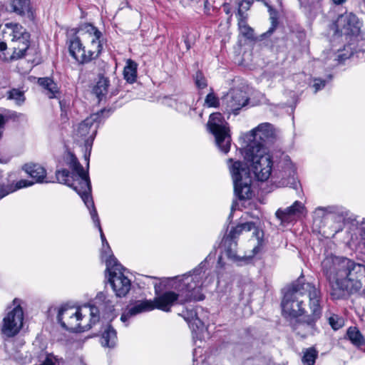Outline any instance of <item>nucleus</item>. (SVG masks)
Returning a JSON list of instances; mask_svg holds the SVG:
<instances>
[{
    "mask_svg": "<svg viewBox=\"0 0 365 365\" xmlns=\"http://www.w3.org/2000/svg\"><path fill=\"white\" fill-rule=\"evenodd\" d=\"M222 247H224L226 255L228 258L237 261L240 259L237 255V243L236 240L225 237L222 240Z\"/></svg>",
    "mask_w": 365,
    "mask_h": 365,
    "instance_id": "25",
    "label": "nucleus"
},
{
    "mask_svg": "<svg viewBox=\"0 0 365 365\" xmlns=\"http://www.w3.org/2000/svg\"><path fill=\"white\" fill-rule=\"evenodd\" d=\"M67 165L69 168L73 170V173L78 174H83L85 172L83 167L78 160V158L76 155L71 153H68V159H67Z\"/></svg>",
    "mask_w": 365,
    "mask_h": 365,
    "instance_id": "34",
    "label": "nucleus"
},
{
    "mask_svg": "<svg viewBox=\"0 0 365 365\" xmlns=\"http://www.w3.org/2000/svg\"><path fill=\"white\" fill-rule=\"evenodd\" d=\"M205 104L207 107L217 108L220 106V101L219 98L211 92L206 96Z\"/></svg>",
    "mask_w": 365,
    "mask_h": 365,
    "instance_id": "39",
    "label": "nucleus"
},
{
    "mask_svg": "<svg viewBox=\"0 0 365 365\" xmlns=\"http://www.w3.org/2000/svg\"><path fill=\"white\" fill-rule=\"evenodd\" d=\"M346 336L355 346L360 348L365 345V339L356 327H350L347 329Z\"/></svg>",
    "mask_w": 365,
    "mask_h": 365,
    "instance_id": "29",
    "label": "nucleus"
},
{
    "mask_svg": "<svg viewBox=\"0 0 365 365\" xmlns=\"http://www.w3.org/2000/svg\"><path fill=\"white\" fill-rule=\"evenodd\" d=\"M332 1H333L334 4L336 5H341L344 2L346 1V0H332Z\"/></svg>",
    "mask_w": 365,
    "mask_h": 365,
    "instance_id": "49",
    "label": "nucleus"
},
{
    "mask_svg": "<svg viewBox=\"0 0 365 365\" xmlns=\"http://www.w3.org/2000/svg\"><path fill=\"white\" fill-rule=\"evenodd\" d=\"M23 170L33 179L35 180V182L37 183H48L51 181L45 180L46 178V170L42 166L35 163H27L23 166ZM34 184V182L29 181Z\"/></svg>",
    "mask_w": 365,
    "mask_h": 365,
    "instance_id": "19",
    "label": "nucleus"
},
{
    "mask_svg": "<svg viewBox=\"0 0 365 365\" xmlns=\"http://www.w3.org/2000/svg\"><path fill=\"white\" fill-rule=\"evenodd\" d=\"M249 98L245 91L235 88L230 90L224 97L226 110L237 115V112L248 103Z\"/></svg>",
    "mask_w": 365,
    "mask_h": 365,
    "instance_id": "14",
    "label": "nucleus"
},
{
    "mask_svg": "<svg viewBox=\"0 0 365 365\" xmlns=\"http://www.w3.org/2000/svg\"><path fill=\"white\" fill-rule=\"evenodd\" d=\"M123 267L115 257L106 259L108 282L117 297H125L131 288L130 280L123 273Z\"/></svg>",
    "mask_w": 365,
    "mask_h": 365,
    "instance_id": "7",
    "label": "nucleus"
},
{
    "mask_svg": "<svg viewBox=\"0 0 365 365\" xmlns=\"http://www.w3.org/2000/svg\"><path fill=\"white\" fill-rule=\"evenodd\" d=\"M295 168L290 161L288 156L284 158V166L282 167V170L279 172H274V176L277 178H281L282 185H294L296 184L294 175H295Z\"/></svg>",
    "mask_w": 365,
    "mask_h": 365,
    "instance_id": "16",
    "label": "nucleus"
},
{
    "mask_svg": "<svg viewBox=\"0 0 365 365\" xmlns=\"http://www.w3.org/2000/svg\"><path fill=\"white\" fill-rule=\"evenodd\" d=\"M11 118H13L14 120H26V115L24 113H21L15 112L11 115Z\"/></svg>",
    "mask_w": 365,
    "mask_h": 365,
    "instance_id": "46",
    "label": "nucleus"
},
{
    "mask_svg": "<svg viewBox=\"0 0 365 365\" xmlns=\"http://www.w3.org/2000/svg\"><path fill=\"white\" fill-rule=\"evenodd\" d=\"M304 212H306V207L304 204L297 200L284 210L279 209L276 212V216L282 222H289L296 217H299Z\"/></svg>",
    "mask_w": 365,
    "mask_h": 365,
    "instance_id": "15",
    "label": "nucleus"
},
{
    "mask_svg": "<svg viewBox=\"0 0 365 365\" xmlns=\"http://www.w3.org/2000/svg\"><path fill=\"white\" fill-rule=\"evenodd\" d=\"M195 85L198 88L202 89L207 87V80L202 72L197 71L195 75Z\"/></svg>",
    "mask_w": 365,
    "mask_h": 365,
    "instance_id": "40",
    "label": "nucleus"
},
{
    "mask_svg": "<svg viewBox=\"0 0 365 365\" xmlns=\"http://www.w3.org/2000/svg\"><path fill=\"white\" fill-rule=\"evenodd\" d=\"M327 321L334 330L339 329L344 324L343 318L335 314H331L328 317Z\"/></svg>",
    "mask_w": 365,
    "mask_h": 365,
    "instance_id": "37",
    "label": "nucleus"
},
{
    "mask_svg": "<svg viewBox=\"0 0 365 365\" xmlns=\"http://www.w3.org/2000/svg\"><path fill=\"white\" fill-rule=\"evenodd\" d=\"M70 172L66 169H62L56 171V178L59 183H62L71 187L69 183Z\"/></svg>",
    "mask_w": 365,
    "mask_h": 365,
    "instance_id": "38",
    "label": "nucleus"
},
{
    "mask_svg": "<svg viewBox=\"0 0 365 365\" xmlns=\"http://www.w3.org/2000/svg\"><path fill=\"white\" fill-rule=\"evenodd\" d=\"M302 361L304 365H314L318 357V351L314 346L303 349Z\"/></svg>",
    "mask_w": 365,
    "mask_h": 365,
    "instance_id": "32",
    "label": "nucleus"
},
{
    "mask_svg": "<svg viewBox=\"0 0 365 365\" xmlns=\"http://www.w3.org/2000/svg\"><path fill=\"white\" fill-rule=\"evenodd\" d=\"M8 98L14 100L18 105H21L25 101L24 92L17 88H13L8 92Z\"/></svg>",
    "mask_w": 365,
    "mask_h": 365,
    "instance_id": "36",
    "label": "nucleus"
},
{
    "mask_svg": "<svg viewBox=\"0 0 365 365\" xmlns=\"http://www.w3.org/2000/svg\"><path fill=\"white\" fill-rule=\"evenodd\" d=\"M31 185H32V182L27 181V180H21L18 181L15 185H0V199L19 189L26 187Z\"/></svg>",
    "mask_w": 365,
    "mask_h": 365,
    "instance_id": "26",
    "label": "nucleus"
},
{
    "mask_svg": "<svg viewBox=\"0 0 365 365\" xmlns=\"http://www.w3.org/2000/svg\"><path fill=\"white\" fill-rule=\"evenodd\" d=\"M227 125L220 113L211 114L207 122L208 129L214 135L217 146L224 153L229 152L231 145V136Z\"/></svg>",
    "mask_w": 365,
    "mask_h": 365,
    "instance_id": "8",
    "label": "nucleus"
},
{
    "mask_svg": "<svg viewBox=\"0 0 365 365\" xmlns=\"http://www.w3.org/2000/svg\"><path fill=\"white\" fill-rule=\"evenodd\" d=\"M238 26L240 34L248 39L254 38V30L247 24L246 16L242 12L241 9L237 11Z\"/></svg>",
    "mask_w": 365,
    "mask_h": 365,
    "instance_id": "27",
    "label": "nucleus"
},
{
    "mask_svg": "<svg viewBox=\"0 0 365 365\" xmlns=\"http://www.w3.org/2000/svg\"><path fill=\"white\" fill-rule=\"evenodd\" d=\"M318 303L320 309H324L323 293L319 285L307 282L304 276H300L285 292L281 302L282 315L292 320L309 312L312 302Z\"/></svg>",
    "mask_w": 365,
    "mask_h": 365,
    "instance_id": "3",
    "label": "nucleus"
},
{
    "mask_svg": "<svg viewBox=\"0 0 365 365\" xmlns=\"http://www.w3.org/2000/svg\"><path fill=\"white\" fill-rule=\"evenodd\" d=\"M85 29L88 34L93 36L91 40L93 47L98 48V45H102V33L96 26L92 24H86L85 25Z\"/></svg>",
    "mask_w": 365,
    "mask_h": 365,
    "instance_id": "33",
    "label": "nucleus"
},
{
    "mask_svg": "<svg viewBox=\"0 0 365 365\" xmlns=\"http://www.w3.org/2000/svg\"><path fill=\"white\" fill-rule=\"evenodd\" d=\"M13 304L14 307L4 317L1 327L2 334L6 337L15 336L23 327L24 311L20 300L14 299Z\"/></svg>",
    "mask_w": 365,
    "mask_h": 365,
    "instance_id": "9",
    "label": "nucleus"
},
{
    "mask_svg": "<svg viewBox=\"0 0 365 365\" xmlns=\"http://www.w3.org/2000/svg\"><path fill=\"white\" fill-rule=\"evenodd\" d=\"M137 63L129 59L123 70L124 78L127 82L132 83L135 81L137 78Z\"/></svg>",
    "mask_w": 365,
    "mask_h": 365,
    "instance_id": "31",
    "label": "nucleus"
},
{
    "mask_svg": "<svg viewBox=\"0 0 365 365\" xmlns=\"http://www.w3.org/2000/svg\"><path fill=\"white\" fill-rule=\"evenodd\" d=\"M11 11L15 12L16 14L23 16L26 12L29 13V0H12L10 3Z\"/></svg>",
    "mask_w": 365,
    "mask_h": 365,
    "instance_id": "30",
    "label": "nucleus"
},
{
    "mask_svg": "<svg viewBox=\"0 0 365 365\" xmlns=\"http://www.w3.org/2000/svg\"><path fill=\"white\" fill-rule=\"evenodd\" d=\"M274 28H275V26L274 24H272V28H270L269 30L267 32L270 33V34L272 33V31H274Z\"/></svg>",
    "mask_w": 365,
    "mask_h": 365,
    "instance_id": "51",
    "label": "nucleus"
},
{
    "mask_svg": "<svg viewBox=\"0 0 365 365\" xmlns=\"http://www.w3.org/2000/svg\"><path fill=\"white\" fill-rule=\"evenodd\" d=\"M242 229H237V225L231 229L229 235L227 236V237H231L232 239L236 240L237 237L242 233Z\"/></svg>",
    "mask_w": 365,
    "mask_h": 365,
    "instance_id": "44",
    "label": "nucleus"
},
{
    "mask_svg": "<svg viewBox=\"0 0 365 365\" xmlns=\"http://www.w3.org/2000/svg\"><path fill=\"white\" fill-rule=\"evenodd\" d=\"M91 217L94 223V225L98 229L101 239L102 242V249H101V257L106 262L107 259H110L111 257H115L112 254V251L109 244L103 234L100 219L96 210H91Z\"/></svg>",
    "mask_w": 365,
    "mask_h": 365,
    "instance_id": "18",
    "label": "nucleus"
},
{
    "mask_svg": "<svg viewBox=\"0 0 365 365\" xmlns=\"http://www.w3.org/2000/svg\"><path fill=\"white\" fill-rule=\"evenodd\" d=\"M7 46L5 42H0V51H4L6 49Z\"/></svg>",
    "mask_w": 365,
    "mask_h": 365,
    "instance_id": "48",
    "label": "nucleus"
},
{
    "mask_svg": "<svg viewBox=\"0 0 365 365\" xmlns=\"http://www.w3.org/2000/svg\"><path fill=\"white\" fill-rule=\"evenodd\" d=\"M244 158L258 180L265 181L272 175L273 162L267 149L257 142H250L244 150Z\"/></svg>",
    "mask_w": 365,
    "mask_h": 365,
    "instance_id": "4",
    "label": "nucleus"
},
{
    "mask_svg": "<svg viewBox=\"0 0 365 365\" xmlns=\"http://www.w3.org/2000/svg\"><path fill=\"white\" fill-rule=\"evenodd\" d=\"M250 135L252 139L250 142H257V143L264 145L265 139L272 135V125L268 123L259 124L257 127L254 128L250 132Z\"/></svg>",
    "mask_w": 365,
    "mask_h": 365,
    "instance_id": "20",
    "label": "nucleus"
},
{
    "mask_svg": "<svg viewBox=\"0 0 365 365\" xmlns=\"http://www.w3.org/2000/svg\"><path fill=\"white\" fill-rule=\"evenodd\" d=\"M98 116L97 114H93L89 118L85 119L79 123L76 129H75V135L78 138H84L89 135L92 130V133L89 138L93 140L97 131V126H94V122L98 119Z\"/></svg>",
    "mask_w": 365,
    "mask_h": 365,
    "instance_id": "17",
    "label": "nucleus"
},
{
    "mask_svg": "<svg viewBox=\"0 0 365 365\" xmlns=\"http://www.w3.org/2000/svg\"><path fill=\"white\" fill-rule=\"evenodd\" d=\"M38 83L46 91V94L49 98H58L60 89L57 83L51 78H39Z\"/></svg>",
    "mask_w": 365,
    "mask_h": 365,
    "instance_id": "22",
    "label": "nucleus"
},
{
    "mask_svg": "<svg viewBox=\"0 0 365 365\" xmlns=\"http://www.w3.org/2000/svg\"><path fill=\"white\" fill-rule=\"evenodd\" d=\"M180 315L187 322L190 329L197 331L203 328V322L198 318L197 312L194 309H185Z\"/></svg>",
    "mask_w": 365,
    "mask_h": 365,
    "instance_id": "21",
    "label": "nucleus"
},
{
    "mask_svg": "<svg viewBox=\"0 0 365 365\" xmlns=\"http://www.w3.org/2000/svg\"><path fill=\"white\" fill-rule=\"evenodd\" d=\"M338 32L345 36H356L360 31L361 24L357 16L353 13L341 14L336 21Z\"/></svg>",
    "mask_w": 365,
    "mask_h": 365,
    "instance_id": "13",
    "label": "nucleus"
},
{
    "mask_svg": "<svg viewBox=\"0 0 365 365\" xmlns=\"http://www.w3.org/2000/svg\"><path fill=\"white\" fill-rule=\"evenodd\" d=\"M210 4L208 0L204 1V11L206 14H210Z\"/></svg>",
    "mask_w": 365,
    "mask_h": 365,
    "instance_id": "47",
    "label": "nucleus"
},
{
    "mask_svg": "<svg viewBox=\"0 0 365 365\" xmlns=\"http://www.w3.org/2000/svg\"><path fill=\"white\" fill-rule=\"evenodd\" d=\"M72 187L81 197L87 208L91 210H96L91 196V184L87 171L78 174L76 179L71 183Z\"/></svg>",
    "mask_w": 365,
    "mask_h": 365,
    "instance_id": "12",
    "label": "nucleus"
},
{
    "mask_svg": "<svg viewBox=\"0 0 365 365\" xmlns=\"http://www.w3.org/2000/svg\"><path fill=\"white\" fill-rule=\"evenodd\" d=\"M169 106L174 107L177 110L184 112L187 110L190 105L185 102V96H180L170 98Z\"/></svg>",
    "mask_w": 365,
    "mask_h": 365,
    "instance_id": "35",
    "label": "nucleus"
},
{
    "mask_svg": "<svg viewBox=\"0 0 365 365\" xmlns=\"http://www.w3.org/2000/svg\"><path fill=\"white\" fill-rule=\"evenodd\" d=\"M205 262H202L192 271L173 279V286L178 293L168 291L158 294V287L155 285V290L157 296L153 300L138 301L121 315L120 320L125 323L133 316L155 309L170 312L171 307L175 302L182 304L192 301L203 300L205 296L202 292V287L210 285L215 279L214 274L205 272Z\"/></svg>",
    "mask_w": 365,
    "mask_h": 365,
    "instance_id": "1",
    "label": "nucleus"
},
{
    "mask_svg": "<svg viewBox=\"0 0 365 365\" xmlns=\"http://www.w3.org/2000/svg\"><path fill=\"white\" fill-rule=\"evenodd\" d=\"M333 209L332 207H319L314 210V215L315 217L322 218L324 217L327 213L332 212Z\"/></svg>",
    "mask_w": 365,
    "mask_h": 365,
    "instance_id": "41",
    "label": "nucleus"
},
{
    "mask_svg": "<svg viewBox=\"0 0 365 365\" xmlns=\"http://www.w3.org/2000/svg\"><path fill=\"white\" fill-rule=\"evenodd\" d=\"M117 341L116 331L110 326L108 325L102 334L101 343L103 346L112 348L114 347Z\"/></svg>",
    "mask_w": 365,
    "mask_h": 365,
    "instance_id": "24",
    "label": "nucleus"
},
{
    "mask_svg": "<svg viewBox=\"0 0 365 365\" xmlns=\"http://www.w3.org/2000/svg\"><path fill=\"white\" fill-rule=\"evenodd\" d=\"M326 85V81L322 80L321 78H315L314 81L313 87L314 88V92L317 93L318 91L322 89Z\"/></svg>",
    "mask_w": 365,
    "mask_h": 365,
    "instance_id": "42",
    "label": "nucleus"
},
{
    "mask_svg": "<svg viewBox=\"0 0 365 365\" xmlns=\"http://www.w3.org/2000/svg\"><path fill=\"white\" fill-rule=\"evenodd\" d=\"M259 249H260V247H259V245H258V246L255 247L253 248V252H254V254H257V253H258V252H259Z\"/></svg>",
    "mask_w": 365,
    "mask_h": 365,
    "instance_id": "50",
    "label": "nucleus"
},
{
    "mask_svg": "<svg viewBox=\"0 0 365 365\" xmlns=\"http://www.w3.org/2000/svg\"><path fill=\"white\" fill-rule=\"evenodd\" d=\"M252 2L250 0H242L239 6V9L242 10V12L244 14L243 10L247 11L250 9L251 6Z\"/></svg>",
    "mask_w": 365,
    "mask_h": 365,
    "instance_id": "45",
    "label": "nucleus"
},
{
    "mask_svg": "<svg viewBox=\"0 0 365 365\" xmlns=\"http://www.w3.org/2000/svg\"><path fill=\"white\" fill-rule=\"evenodd\" d=\"M100 308L111 312L114 309L112 302L107 295L100 292L95 298V304H85L81 307L64 305L58 310L57 322L62 328L72 332H83L89 330L99 322Z\"/></svg>",
    "mask_w": 365,
    "mask_h": 365,
    "instance_id": "2",
    "label": "nucleus"
},
{
    "mask_svg": "<svg viewBox=\"0 0 365 365\" xmlns=\"http://www.w3.org/2000/svg\"><path fill=\"white\" fill-rule=\"evenodd\" d=\"M323 310L324 309H320L318 303L312 302L309 304V312L303 314L302 319L298 317L289 320V326L292 331L302 338L314 336L319 333L317 323L322 319Z\"/></svg>",
    "mask_w": 365,
    "mask_h": 365,
    "instance_id": "5",
    "label": "nucleus"
},
{
    "mask_svg": "<svg viewBox=\"0 0 365 365\" xmlns=\"http://www.w3.org/2000/svg\"><path fill=\"white\" fill-rule=\"evenodd\" d=\"M242 229V231H250L255 228V224L252 222H247L237 225V229Z\"/></svg>",
    "mask_w": 365,
    "mask_h": 365,
    "instance_id": "43",
    "label": "nucleus"
},
{
    "mask_svg": "<svg viewBox=\"0 0 365 365\" xmlns=\"http://www.w3.org/2000/svg\"><path fill=\"white\" fill-rule=\"evenodd\" d=\"M5 26L11 31L14 52L11 56L17 60L25 56L30 46V34L21 25L16 23H6Z\"/></svg>",
    "mask_w": 365,
    "mask_h": 365,
    "instance_id": "10",
    "label": "nucleus"
},
{
    "mask_svg": "<svg viewBox=\"0 0 365 365\" xmlns=\"http://www.w3.org/2000/svg\"><path fill=\"white\" fill-rule=\"evenodd\" d=\"M352 43L346 45L342 50H339L336 56V59L339 63H342L345 60L349 59L354 56V53L357 57H359L361 51H356L355 47L352 46Z\"/></svg>",
    "mask_w": 365,
    "mask_h": 365,
    "instance_id": "28",
    "label": "nucleus"
},
{
    "mask_svg": "<svg viewBox=\"0 0 365 365\" xmlns=\"http://www.w3.org/2000/svg\"><path fill=\"white\" fill-rule=\"evenodd\" d=\"M103 49V45H98V48L86 50L79 37L76 36L71 40L69 52L71 56L80 64L88 63L99 56Z\"/></svg>",
    "mask_w": 365,
    "mask_h": 365,
    "instance_id": "11",
    "label": "nucleus"
},
{
    "mask_svg": "<svg viewBox=\"0 0 365 365\" xmlns=\"http://www.w3.org/2000/svg\"><path fill=\"white\" fill-rule=\"evenodd\" d=\"M109 86L110 81L108 78L101 74L98 75V81L93 88V92L99 101L106 98L108 92Z\"/></svg>",
    "mask_w": 365,
    "mask_h": 365,
    "instance_id": "23",
    "label": "nucleus"
},
{
    "mask_svg": "<svg viewBox=\"0 0 365 365\" xmlns=\"http://www.w3.org/2000/svg\"><path fill=\"white\" fill-rule=\"evenodd\" d=\"M227 163L236 195L240 200L251 198L252 180L248 168L240 160L233 161L232 158L228 159Z\"/></svg>",
    "mask_w": 365,
    "mask_h": 365,
    "instance_id": "6",
    "label": "nucleus"
}]
</instances>
